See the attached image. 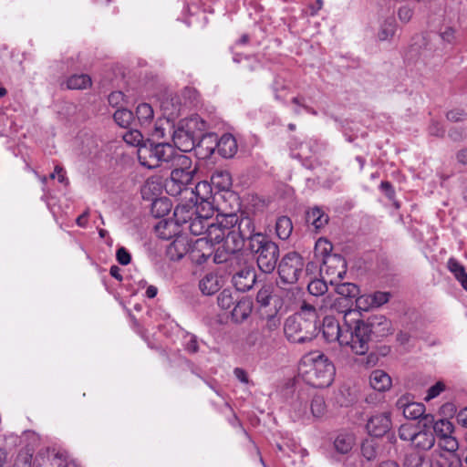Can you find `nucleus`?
<instances>
[{
	"mask_svg": "<svg viewBox=\"0 0 467 467\" xmlns=\"http://www.w3.org/2000/svg\"><path fill=\"white\" fill-rule=\"evenodd\" d=\"M124 94L121 91L111 92L109 96V103L112 107L121 106L124 101Z\"/></svg>",
	"mask_w": 467,
	"mask_h": 467,
	"instance_id": "e2e57ef3",
	"label": "nucleus"
},
{
	"mask_svg": "<svg viewBox=\"0 0 467 467\" xmlns=\"http://www.w3.org/2000/svg\"><path fill=\"white\" fill-rule=\"evenodd\" d=\"M445 389H446V386H445L444 382H442V381L436 382L433 386H431L428 389L427 395L424 400L426 401H429L432 399L437 398L441 392H443L445 390Z\"/></svg>",
	"mask_w": 467,
	"mask_h": 467,
	"instance_id": "13d9d810",
	"label": "nucleus"
},
{
	"mask_svg": "<svg viewBox=\"0 0 467 467\" xmlns=\"http://www.w3.org/2000/svg\"><path fill=\"white\" fill-rule=\"evenodd\" d=\"M186 133H190L198 140L207 130V123L198 115H192L189 118L181 119L178 124Z\"/></svg>",
	"mask_w": 467,
	"mask_h": 467,
	"instance_id": "f3484780",
	"label": "nucleus"
},
{
	"mask_svg": "<svg viewBox=\"0 0 467 467\" xmlns=\"http://www.w3.org/2000/svg\"><path fill=\"white\" fill-rule=\"evenodd\" d=\"M369 384L377 391H386L391 387L392 381L387 372L376 369L369 376Z\"/></svg>",
	"mask_w": 467,
	"mask_h": 467,
	"instance_id": "bb28decb",
	"label": "nucleus"
},
{
	"mask_svg": "<svg viewBox=\"0 0 467 467\" xmlns=\"http://www.w3.org/2000/svg\"><path fill=\"white\" fill-rule=\"evenodd\" d=\"M345 324L341 327L333 317H326L323 320L322 333L327 342H338L341 345V336L345 333Z\"/></svg>",
	"mask_w": 467,
	"mask_h": 467,
	"instance_id": "dca6fc26",
	"label": "nucleus"
},
{
	"mask_svg": "<svg viewBox=\"0 0 467 467\" xmlns=\"http://www.w3.org/2000/svg\"><path fill=\"white\" fill-rule=\"evenodd\" d=\"M222 285L217 275L210 273L204 275L199 283V288L203 295L211 296L221 288Z\"/></svg>",
	"mask_w": 467,
	"mask_h": 467,
	"instance_id": "cd10ccee",
	"label": "nucleus"
},
{
	"mask_svg": "<svg viewBox=\"0 0 467 467\" xmlns=\"http://www.w3.org/2000/svg\"><path fill=\"white\" fill-rule=\"evenodd\" d=\"M210 223L211 221H207L195 215L188 223V228L193 235L203 234V236H205L207 224H210Z\"/></svg>",
	"mask_w": 467,
	"mask_h": 467,
	"instance_id": "79ce46f5",
	"label": "nucleus"
},
{
	"mask_svg": "<svg viewBox=\"0 0 467 467\" xmlns=\"http://www.w3.org/2000/svg\"><path fill=\"white\" fill-rule=\"evenodd\" d=\"M170 179L166 182V192L171 196L189 194L188 185L192 182L196 168H192V161L186 166L173 165Z\"/></svg>",
	"mask_w": 467,
	"mask_h": 467,
	"instance_id": "1a4fd4ad",
	"label": "nucleus"
},
{
	"mask_svg": "<svg viewBox=\"0 0 467 467\" xmlns=\"http://www.w3.org/2000/svg\"><path fill=\"white\" fill-rule=\"evenodd\" d=\"M160 107L167 119H173L180 113L181 102L176 95L167 94L161 99Z\"/></svg>",
	"mask_w": 467,
	"mask_h": 467,
	"instance_id": "b1692460",
	"label": "nucleus"
},
{
	"mask_svg": "<svg viewBox=\"0 0 467 467\" xmlns=\"http://www.w3.org/2000/svg\"><path fill=\"white\" fill-rule=\"evenodd\" d=\"M404 465L405 467H424L423 458L418 453L412 454L406 458Z\"/></svg>",
	"mask_w": 467,
	"mask_h": 467,
	"instance_id": "680f3d73",
	"label": "nucleus"
},
{
	"mask_svg": "<svg viewBox=\"0 0 467 467\" xmlns=\"http://www.w3.org/2000/svg\"><path fill=\"white\" fill-rule=\"evenodd\" d=\"M303 267L304 260L302 256L296 252H290L282 258L279 264V276L284 283L295 284L298 281Z\"/></svg>",
	"mask_w": 467,
	"mask_h": 467,
	"instance_id": "9b49d317",
	"label": "nucleus"
},
{
	"mask_svg": "<svg viewBox=\"0 0 467 467\" xmlns=\"http://www.w3.org/2000/svg\"><path fill=\"white\" fill-rule=\"evenodd\" d=\"M264 341V334L259 329L252 330L245 338V344L249 347L261 345Z\"/></svg>",
	"mask_w": 467,
	"mask_h": 467,
	"instance_id": "6e6d98bb",
	"label": "nucleus"
},
{
	"mask_svg": "<svg viewBox=\"0 0 467 467\" xmlns=\"http://www.w3.org/2000/svg\"><path fill=\"white\" fill-rule=\"evenodd\" d=\"M306 222L313 225L316 230H318L327 223L328 216L316 207L307 212Z\"/></svg>",
	"mask_w": 467,
	"mask_h": 467,
	"instance_id": "c9c22d12",
	"label": "nucleus"
},
{
	"mask_svg": "<svg viewBox=\"0 0 467 467\" xmlns=\"http://www.w3.org/2000/svg\"><path fill=\"white\" fill-rule=\"evenodd\" d=\"M310 411L315 418L322 417L325 414L326 403L322 396L316 395L313 397L310 404Z\"/></svg>",
	"mask_w": 467,
	"mask_h": 467,
	"instance_id": "49530a36",
	"label": "nucleus"
},
{
	"mask_svg": "<svg viewBox=\"0 0 467 467\" xmlns=\"http://www.w3.org/2000/svg\"><path fill=\"white\" fill-rule=\"evenodd\" d=\"M336 292L337 296L332 298L327 296L323 299V305L320 308H333L337 311L343 312L351 309V299L357 298L359 294V288L353 283H342L336 286Z\"/></svg>",
	"mask_w": 467,
	"mask_h": 467,
	"instance_id": "9d476101",
	"label": "nucleus"
},
{
	"mask_svg": "<svg viewBox=\"0 0 467 467\" xmlns=\"http://www.w3.org/2000/svg\"><path fill=\"white\" fill-rule=\"evenodd\" d=\"M136 115L140 125L142 128H147L153 120L154 111L151 105L148 103H140L136 109Z\"/></svg>",
	"mask_w": 467,
	"mask_h": 467,
	"instance_id": "2f4dec72",
	"label": "nucleus"
},
{
	"mask_svg": "<svg viewBox=\"0 0 467 467\" xmlns=\"http://www.w3.org/2000/svg\"><path fill=\"white\" fill-rule=\"evenodd\" d=\"M355 444V439L352 434L340 433L334 441L335 450L342 454L349 452Z\"/></svg>",
	"mask_w": 467,
	"mask_h": 467,
	"instance_id": "473e14b6",
	"label": "nucleus"
},
{
	"mask_svg": "<svg viewBox=\"0 0 467 467\" xmlns=\"http://www.w3.org/2000/svg\"><path fill=\"white\" fill-rule=\"evenodd\" d=\"M226 244V239L223 244L219 245V247L214 251L213 250V262L216 264H221L223 262H226L229 258V256L235 252H228L225 247Z\"/></svg>",
	"mask_w": 467,
	"mask_h": 467,
	"instance_id": "603ef678",
	"label": "nucleus"
},
{
	"mask_svg": "<svg viewBox=\"0 0 467 467\" xmlns=\"http://www.w3.org/2000/svg\"><path fill=\"white\" fill-rule=\"evenodd\" d=\"M464 117L465 113L462 109H452L447 113V119L451 121H461Z\"/></svg>",
	"mask_w": 467,
	"mask_h": 467,
	"instance_id": "338daca9",
	"label": "nucleus"
},
{
	"mask_svg": "<svg viewBox=\"0 0 467 467\" xmlns=\"http://www.w3.org/2000/svg\"><path fill=\"white\" fill-rule=\"evenodd\" d=\"M137 155L140 163L148 168L154 169L168 164L186 166L190 163V158L183 153H180L170 143H144L137 149Z\"/></svg>",
	"mask_w": 467,
	"mask_h": 467,
	"instance_id": "7ed1b4c3",
	"label": "nucleus"
},
{
	"mask_svg": "<svg viewBox=\"0 0 467 467\" xmlns=\"http://www.w3.org/2000/svg\"><path fill=\"white\" fill-rule=\"evenodd\" d=\"M316 142L312 140L306 141H297V140H294L290 143L292 156L300 160L309 159L312 153L316 151Z\"/></svg>",
	"mask_w": 467,
	"mask_h": 467,
	"instance_id": "4be33fe9",
	"label": "nucleus"
},
{
	"mask_svg": "<svg viewBox=\"0 0 467 467\" xmlns=\"http://www.w3.org/2000/svg\"><path fill=\"white\" fill-rule=\"evenodd\" d=\"M356 306L361 311H368L370 308H374V304L371 300L370 294L357 296Z\"/></svg>",
	"mask_w": 467,
	"mask_h": 467,
	"instance_id": "4d7b16f0",
	"label": "nucleus"
},
{
	"mask_svg": "<svg viewBox=\"0 0 467 467\" xmlns=\"http://www.w3.org/2000/svg\"><path fill=\"white\" fill-rule=\"evenodd\" d=\"M398 15L400 21L407 23L412 16V10L408 6H402L399 9Z\"/></svg>",
	"mask_w": 467,
	"mask_h": 467,
	"instance_id": "774afa93",
	"label": "nucleus"
},
{
	"mask_svg": "<svg viewBox=\"0 0 467 467\" xmlns=\"http://www.w3.org/2000/svg\"><path fill=\"white\" fill-rule=\"evenodd\" d=\"M142 134L138 130H131L123 134V140L127 144L140 147L142 143Z\"/></svg>",
	"mask_w": 467,
	"mask_h": 467,
	"instance_id": "09e8293b",
	"label": "nucleus"
},
{
	"mask_svg": "<svg viewBox=\"0 0 467 467\" xmlns=\"http://www.w3.org/2000/svg\"><path fill=\"white\" fill-rule=\"evenodd\" d=\"M116 256L120 265H127L130 262V254L124 247L118 249Z\"/></svg>",
	"mask_w": 467,
	"mask_h": 467,
	"instance_id": "69168bd1",
	"label": "nucleus"
},
{
	"mask_svg": "<svg viewBox=\"0 0 467 467\" xmlns=\"http://www.w3.org/2000/svg\"><path fill=\"white\" fill-rule=\"evenodd\" d=\"M91 86V78L87 74L73 75L67 80L69 89H84Z\"/></svg>",
	"mask_w": 467,
	"mask_h": 467,
	"instance_id": "ea45409f",
	"label": "nucleus"
},
{
	"mask_svg": "<svg viewBox=\"0 0 467 467\" xmlns=\"http://www.w3.org/2000/svg\"><path fill=\"white\" fill-rule=\"evenodd\" d=\"M238 222L236 213H220L216 215L210 224H207L205 236L196 239L193 242L191 251V259L192 262L201 265L204 263L213 253L215 244H223Z\"/></svg>",
	"mask_w": 467,
	"mask_h": 467,
	"instance_id": "f257e3e1",
	"label": "nucleus"
},
{
	"mask_svg": "<svg viewBox=\"0 0 467 467\" xmlns=\"http://www.w3.org/2000/svg\"><path fill=\"white\" fill-rule=\"evenodd\" d=\"M234 295H237V294L236 293L234 294L231 290H228V289L223 290L217 298L218 306L223 309H229L238 300V298L234 297Z\"/></svg>",
	"mask_w": 467,
	"mask_h": 467,
	"instance_id": "a18cd8bd",
	"label": "nucleus"
},
{
	"mask_svg": "<svg viewBox=\"0 0 467 467\" xmlns=\"http://www.w3.org/2000/svg\"><path fill=\"white\" fill-rule=\"evenodd\" d=\"M334 364L324 354L310 352L306 354L299 364V374L303 380L314 388H327L334 380Z\"/></svg>",
	"mask_w": 467,
	"mask_h": 467,
	"instance_id": "f03ea898",
	"label": "nucleus"
},
{
	"mask_svg": "<svg viewBox=\"0 0 467 467\" xmlns=\"http://www.w3.org/2000/svg\"><path fill=\"white\" fill-rule=\"evenodd\" d=\"M50 179H57V181L64 185L68 183L66 177V171L58 165L55 167L54 172L50 174Z\"/></svg>",
	"mask_w": 467,
	"mask_h": 467,
	"instance_id": "0e129e2a",
	"label": "nucleus"
},
{
	"mask_svg": "<svg viewBox=\"0 0 467 467\" xmlns=\"http://www.w3.org/2000/svg\"><path fill=\"white\" fill-rule=\"evenodd\" d=\"M332 244L327 239L319 238L316 242L314 253L315 257L319 260L321 263L324 262L329 255H334L335 254H331Z\"/></svg>",
	"mask_w": 467,
	"mask_h": 467,
	"instance_id": "4c0bfd02",
	"label": "nucleus"
},
{
	"mask_svg": "<svg viewBox=\"0 0 467 467\" xmlns=\"http://www.w3.org/2000/svg\"><path fill=\"white\" fill-rule=\"evenodd\" d=\"M113 118L119 127L128 128L132 122L133 113L127 109L120 108L116 110Z\"/></svg>",
	"mask_w": 467,
	"mask_h": 467,
	"instance_id": "c03bdc74",
	"label": "nucleus"
},
{
	"mask_svg": "<svg viewBox=\"0 0 467 467\" xmlns=\"http://www.w3.org/2000/svg\"><path fill=\"white\" fill-rule=\"evenodd\" d=\"M345 333L341 336V346L349 347L357 355H364L368 350L371 328L359 319V313L349 309L344 315Z\"/></svg>",
	"mask_w": 467,
	"mask_h": 467,
	"instance_id": "20e7f679",
	"label": "nucleus"
},
{
	"mask_svg": "<svg viewBox=\"0 0 467 467\" xmlns=\"http://www.w3.org/2000/svg\"><path fill=\"white\" fill-rule=\"evenodd\" d=\"M193 242H190L187 236L178 235L168 245L166 249L167 256L173 261L182 259L186 254L191 257V251Z\"/></svg>",
	"mask_w": 467,
	"mask_h": 467,
	"instance_id": "4468645a",
	"label": "nucleus"
},
{
	"mask_svg": "<svg viewBox=\"0 0 467 467\" xmlns=\"http://www.w3.org/2000/svg\"><path fill=\"white\" fill-rule=\"evenodd\" d=\"M449 271L461 283L462 286L467 290V273L464 267L454 258H450L447 262Z\"/></svg>",
	"mask_w": 467,
	"mask_h": 467,
	"instance_id": "f704fd0d",
	"label": "nucleus"
},
{
	"mask_svg": "<svg viewBox=\"0 0 467 467\" xmlns=\"http://www.w3.org/2000/svg\"><path fill=\"white\" fill-rule=\"evenodd\" d=\"M218 153L223 158H232L237 152L235 138L229 133L223 134L217 142Z\"/></svg>",
	"mask_w": 467,
	"mask_h": 467,
	"instance_id": "a878e982",
	"label": "nucleus"
},
{
	"mask_svg": "<svg viewBox=\"0 0 467 467\" xmlns=\"http://www.w3.org/2000/svg\"><path fill=\"white\" fill-rule=\"evenodd\" d=\"M391 427L390 414L382 412L371 416L367 423L368 433L375 437H381L386 434Z\"/></svg>",
	"mask_w": 467,
	"mask_h": 467,
	"instance_id": "2eb2a0df",
	"label": "nucleus"
},
{
	"mask_svg": "<svg viewBox=\"0 0 467 467\" xmlns=\"http://www.w3.org/2000/svg\"><path fill=\"white\" fill-rule=\"evenodd\" d=\"M262 234L255 232L254 220L248 216L239 217L237 223L233 226L232 231L226 236V250L228 252H238L242 250L244 241L247 240L250 246L251 238L254 235Z\"/></svg>",
	"mask_w": 467,
	"mask_h": 467,
	"instance_id": "6e6552de",
	"label": "nucleus"
},
{
	"mask_svg": "<svg viewBox=\"0 0 467 467\" xmlns=\"http://www.w3.org/2000/svg\"><path fill=\"white\" fill-rule=\"evenodd\" d=\"M289 84L288 82L281 77H277L275 78L273 83V91L275 93V98L277 100H284L288 94Z\"/></svg>",
	"mask_w": 467,
	"mask_h": 467,
	"instance_id": "a19ab883",
	"label": "nucleus"
},
{
	"mask_svg": "<svg viewBox=\"0 0 467 467\" xmlns=\"http://www.w3.org/2000/svg\"><path fill=\"white\" fill-rule=\"evenodd\" d=\"M189 194L191 195V202H199V201H212L213 197V189L212 185L206 182L202 181L196 184L193 190H191Z\"/></svg>",
	"mask_w": 467,
	"mask_h": 467,
	"instance_id": "c85d7f7f",
	"label": "nucleus"
},
{
	"mask_svg": "<svg viewBox=\"0 0 467 467\" xmlns=\"http://www.w3.org/2000/svg\"><path fill=\"white\" fill-rule=\"evenodd\" d=\"M171 119H159L151 131V136L156 139H161L165 137L166 130H171V125L170 123Z\"/></svg>",
	"mask_w": 467,
	"mask_h": 467,
	"instance_id": "de8ad7c7",
	"label": "nucleus"
},
{
	"mask_svg": "<svg viewBox=\"0 0 467 467\" xmlns=\"http://www.w3.org/2000/svg\"><path fill=\"white\" fill-rule=\"evenodd\" d=\"M194 212L195 215L203 218L207 221H213V216L215 209L212 201H199L194 202Z\"/></svg>",
	"mask_w": 467,
	"mask_h": 467,
	"instance_id": "e433bc0d",
	"label": "nucleus"
},
{
	"mask_svg": "<svg viewBox=\"0 0 467 467\" xmlns=\"http://www.w3.org/2000/svg\"><path fill=\"white\" fill-rule=\"evenodd\" d=\"M308 292L316 296H322L327 290V284L324 280H312L307 285Z\"/></svg>",
	"mask_w": 467,
	"mask_h": 467,
	"instance_id": "3c124183",
	"label": "nucleus"
},
{
	"mask_svg": "<svg viewBox=\"0 0 467 467\" xmlns=\"http://www.w3.org/2000/svg\"><path fill=\"white\" fill-rule=\"evenodd\" d=\"M195 216L193 204L180 203L174 209V217L177 224L189 223Z\"/></svg>",
	"mask_w": 467,
	"mask_h": 467,
	"instance_id": "7c9ffc66",
	"label": "nucleus"
},
{
	"mask_svg": "<svg viewBox=\"0 0 467 467\" xmlns=\"http://www.w3.org/2000/svg\"><path fill=\"white\" fill-rule=\"evenodd\" d=\"M303 319H305V325H306L307 322H309L308 326L313 323V327L316 328V307L310 304L304 303L299 313L286 318L284 326V332L289 341L294 343H304L311 338L310 336L303 334ZM306 327L307 326H306Z\"/></svg>",
	"mask_w": 467,
	"mask_h": 467,
	"instance_id": "423d86ee",
	"label": "nucleus"
},
{
	"mask_svg": "<svg viewBox=\"0 0 467 467\" xmlns=\"http://www.w3.org/2000/svg\"><path fill=\"white\" fill-rule=\"evenodd\" d=\"M233 283L238 291H247L255 283V274L251 269H243L233 276Z\"/></svg>",
	"mask_w": 467,
	"mask_h": 467,
	"instance_id": "5701e85b",
	"label": "nucleus"
},
{
	"mask_svg": "<svg viewBox=\"0 0 467 467\" xmlns=\"http://www.w3.org/2000/svg\"><path fill=\"white\" fill-rule=\"evenodd\" d=\"M211 183L219 191H226L232 185V178L227 171H215L211 177Z\"/></svg>",
	"mask_w": 467,
	"mask_h": 467,
	"instance_id": "72a5a7b5",
	"label": "nucleus"
},
{
	"mask_svg": "<svg viewBox=\"0 0 467 467\" xmlns=\"http://www.w3.org/2000/svg\"><path fill=\"white\" fill-rule=\"evenodd\" d=\"M420 422H422V426L425 428L430 429L432 427L434 435L438 438V448L440 451L455 456L459 443L457 439L452 436L454 426L450 420L446 419L434 420L433 415L426 414L422 417Z\"/></svg>",
	"mask_w": 467,
	"mask_h": 467,
	"instance_id": "0eeeda50",
	"label": "nucleus"
},
{
	"mask_svg": "<svg viewBox=\"0 0 467 467\" xmlns=\"http://www.w3.org/2000/svg\"><path fill=\"white\" fill-rule=\"evenodd\" d=\"M253 310V303L250 298L243 296L238 299L232 311V318L236 323L245 320Z\"/></svg>",
	"mask_w": 467,
	"mask_h": 467,
	"instance_id": "393cba45",
	"label": "nucleus"
},
{
	"mask_svg": "<svg viewBox=\"0 0 467 467\" xmlns=\"http://www.w3.org/2000/svg\"><path fill=\"white\" fill-rule=\"evenodd\" d=\"M248 249L256 256L259 269L266 274L272 273L279 257L278 245L265 234H256L251 238Z\"/></svg>",
	"mask_w": 467,
	"mask_h": 467,
	"instance_id": "39448f33",
	"label": "nucleus"
},
{
	"mask_svg": "<svg viewBox=\"0 0 467 467\" xmlns=\"http://www.w3.org/2000/svg\"><path fill=\"white\" fill-rule=\"evenodd\" d=\"M417 431L411 424H402L399 430V436L401 440L412 441Z\"/></svg>",
	"mask_w": 467,
	"mask_h": 467,
	"instance_id": "5fc2aeb1",
	"label": "nucleus"
},
{
	"mask_svg": "<svg viewBox=\"0 0 467 467\" xmlns=\"http://www.w3.org/2000/svg\"><path fill=\"white\" fill-rule=\"evenodd\" d=\"M397 408L402 410L406 419L416 420L424 416L425 406L419 402H410L407 397H401L397 400Z\"/></svg>",
	"mask_w": 467,
	"mask_h": 467,
	"instance_id": "6ab92c4d",
	"label": "nucleus"
},
{
	"mask_svg": "<svg viewBox=\"0 0 467 467\" xmlns=\"http://www.w3.org/2000/svg\"><path fill=\"white\" fill-rule=\"evenodd\" d=\"M270 297H271L270 286L262 287L256 295L257 302L263 306H266L269 305Z\"/></svg>",
	"mask_w": 467,
	"mask_h": 467,
	"instance_id": "bf43d9fd",
	"label": "nucleus"
},
{
	"mask_svg": "<svg viewBox=\"0 0 467 467\" xmlns=\"http://www.w3.org/2000/svg\"><path fill=\"white\" fill-rule=\"evenodd\" d=\"M361 453L362 456L368 460L371 461L377 457V449L376 444L373 440H366L361 445Z\"/></svg>",
	"mask_w": 467,
	"mask_h": 467,
	"instance_id": "8fccbe9b",
	"label": "nucleus"
},
{
	"mask_svg": "<svg viewBox=\"0 0 467 467\" xmlns=\"http://www.w3.org/2000/svg\"><path fill=\"white\" fill-rule=\"evenodd\" d=\"M367 325L371 328V333L385 336L391 331V323L384 316H373Z\"/></svg>",
	"mask_w": 467,
	"mask_h": 467,
	"instance_id": "c756f323",
	"label": "nucleus"
},
{
	"mask_svg": "<svg viewBox=\"0 0 467 467\" xmlns=\"http://www.w3.org/2000/svg\"><path fill=\"white\" fill-rule=\"evenodd\" d=\"M411 444L418 451H429L435 444V435L429 428L423 427L422 430L416 432Z\"/></svg>",
	"mask_w": 467,
	"mask_h": 467,
	"instance_id": "412c9836",
	"label": "nucleus"
},
{
	"mask_svg": "<svg viewBox=\"0 0 467 467\" xmlns=\"http://www.w3.org/2000/svg\"><path fill=\"white\" fill-rule=\"evenodd\" d=\"M172 140L180 153L191 151L196 143V139L182 129L179 125L174 129Z\"/></svg>",
	"mask_w": 467,
	"mask_h": 467,
	"instance_id": "a211bd4d",
	"label": "nucleus"
},
{
	"mask_svg": "<svg viewBox=\"0 0 467 467\" xmlns=\"http://www.w3.org/2000/svg\"><path fill=\"white\" fill-rule=\"evenodd\" d=\"M14 467H30L28 463L27 455L18 456ZM34 467H65L61 463V459L54 456L50 459L49 456L39 454L34 461Z\"/></svg>",
	"mask_w": 467,
	"mask_h": 467,
	"instance_id": "aec40b11",
	"label": "nucleus"
},
{
	"mask_svg": "<svg viewBox=\"0 0 467 467\" xmlns=\"http://www.w3.org/2000/svg\"><path fill=\"white\" fill-rule=\"evenodd\" d=\"M396 31V24L393 18L386 19L380 26L378 37L380 41L389 40L393 36Z\"/></svg>",
	"mask_w": 467,
	"mask_h": 467,
	"instance_id": "37998d69",
	"label": "nucleus"
},
{
	"mask_svg": "<svg viewBox=\"0 0 467 467\" xmlns=\"http://www.w3.org/2000/svg\"><path fill=\"white\" fill-rule=\"evenodd\" d=\"M293 417L295 420L308 418L307 405L302 400H296L293 405Z\"/></svg>",
	"mask_w": 467,
	"mask_h": 467,
	"instance_id": "864d4df0",
	"label": "nucleus"
},
{
	"mask_svg": "<svg viewBox=\"0 0 467 467\" xmlns=\"http://www.w3.org/2000/svg\"><path fill=\"white\" fill-rule=\"evenodd\" d=\"M163 184L161 180L157 177L149 178L141 188V196L144 200L152 202V208L158 206L163 207V213H168L170 210L168 201L166 199L159 198L162 193Z\"/></svg>",
	"mask_w": 467,
	"mask_h": 467,
	"instance_id": "f8f14e48",
	"label": "nucleus"
},
{
	"mask_svg": "<svg viewBox=\"0 0 467 467\" xmlns=\"http://www.w3.org/2000/svg\"><path fill=\"white\" fill-rule=\"evenodd\" d=\"M374 307H379L387 303L389 299V294L387 292H375L370 294Z\"/></svg>",
	"mask_w": 467,
	"mask_h": 467,
	"instance_id": "052dcab7",
	"label": "nucleus"
},
{
	"mask_svg": "<svg viewBox=\"0 0 467 467\" xmlns=\"http://www.w3.org/2000/svg\"><path fill=\"white\" fill-rule=\"evenodd\" d=\"M293 231V224L290 218L281 216L277 219L275 223V232L277 236L282 240L289 238Z\"/></svg>",
	"mask_w": 467,
	"mask_h": 467,
	"instance_id": "58836bf2",
	"label": "nucleus"
},
{
	"mask_svg": "<svg viewBox=\"0 0 467 467\" xmlns=\"http://www.w3.org/2000/svg\"><path fill=\"white\" fill-rule=\"evenodd\" d=\"M346 270V261L338 254L329 255L320 265L321 274L332 285L343 279Z\"/></svg>",
	"mask_w": 467,
	"mask_h": 467,
	"instance_id": "ddd939ff",
	"label": "nucleus"
}]
</instances>
